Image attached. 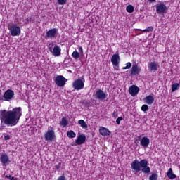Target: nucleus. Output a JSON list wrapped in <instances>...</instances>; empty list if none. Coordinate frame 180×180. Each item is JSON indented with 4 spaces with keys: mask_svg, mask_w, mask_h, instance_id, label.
Wrapping results in <instances>:
<instances>
[{
    "mask_svg": "<svg viewBox=\"0 0 180 180\" xmlns=\"http://www.w3.org/2000/svg\"><path fill=\"white\" fill-rule=\"evenodd\" d=\"M22 116V108L15 107L12 110H4L0 111L1 127L0 130L5 129V125L8 127H13L19 123Z\"/></svg>",
    "mask_w": 180,
    "mask_h": 180,
    "instance_id": "f257e3e1",
    "label": "nucleus"
},
{
    "mask_svg": "<svg viewBox=\"0 0 180 180\" xmlns=\"http://www.w3.org/2000/svg\"><path fill=\"white\" fill-rule=\"evenodd\" d=\"M131 168L134 170V172H140L141 171L146 175H150L151 169L148 167V161L146 159H143L141 161L138 160H134L131 164Z\"/></svg>",
    "mask_w": 180,
    "mask_h": 180,
    "instance_id": "f03ea898",
    "label": "nucleus"
},
{
    "mask_svg": "<svg viewBox=\"0 0 180 180\" xmlns=\"http://www.w3.org/2000/svg\"><path fill=\"white\" fill-rule=\"evenodd\" d=\"M137 141H140V144L143 148H147L150 146V139L147 136H143L141 138V135H139L135 139V143L137 144Z\"/></svg>",
    "mask_w": 180,
    "mask_h": 180,
    "instance_id": "7ed1b4c3",
    "label": "nucleus"
},
{
    "mask_svg": "<svg viewBox=\"0 0 180 180\" xmlns=\"http://www.w3.org/2000/svg\"><path fill=\"white\" fill-rule=\"evenodd\" d=\"M8 30L10 32L11 36H20V27L18 26L16 24H12L10 25L8 27Z\"/></svg>",
    "mask_w": 180,
    "mask_h": 180,
    "instance_id": "20e7f679",
    "label": "nucleus"
},
{
    "mask_svg": "<svg viewBox=\"0 0 180 180\" xmlns=\"http://www.w3.org/2000/svg\"><path fill=\"white\" fill-rule=\"evenodd\" d=\"M84 86L85 83L81 79H76L72 84V88L75 91H81V89H84Z\"/></svg>",
    "mask_w": 180,
    "mask_h": 180,
    "instance_id": "39448f33",
    "label": "nucleus"
},
{
    "mask_svg": "<svg viewBox=\"0 0 180 180\" xmlns=\"http://www.w3.org/2000/svg\"><path fill=\"white\" fill-rule=\"evenodd\" d=\"M68 81V79H65L64 76L58 75L55 79V84L57 85V86L61 88L65 85Z\"/></svg>",
    "mask_w": 180,
    "mask_h": 180,
    "instance_id": "423d86ee",
    "label": "nucleus"
},
{
    "mask_svg": "<svg viewBox=\"0 0 180 180\" xmlns=\"http://www.w3.org/2000/svg\"><path fill=\"white\" fill-rule=\"evenodd\" d=\"M44 139L46 141H54L56 140V132L53 129H48L44 134Z\"/></svg>",
    "mask_w": 180,
    "mask_h": 180,
    "instance_id": "0eeeda50",
    "label": "nucleus"
},
{
    "mask_svg": "<svg viewBox=\"0 0 180 180\" xmlns=\"http://www.w3.org/2000/svg\"><path fill=\"white\" fill-rule=\"evenodd\" d=\"M49 50L51 53H52V55L54 56V57H59V56H61V48L58 45H55L53 49L52 44L51 46L49 47Z\"/></svg>",
    "mask_w": 180,
    "mask_h": 180,
    "instance_id": "6e6552de",
    "label": "nucleus"
},
{
    "mask_svg": "<svg viewBox=\"0 0 180 180\" xmlns=\"http://www.w3.org/2000/svg\"><path fill=\"white\" fill-rule=\"evenodd\" d=\"M167 11H168V8L164 3L156 5V12L158 15H164V13H167Z\"/></svg>",
    "mask_w": 180,
    "mask_h": 180,
    "instance_id": "1a4fd4ad",
    "label": "nucleus"
},
{
    "mask_svg": "<svg viewBox=\"0 0 180 180\" xmlns=\"http://www.w3.org/2000/svg\"><path fill=\"white\" fill-rule=\"evenodd\" d=\"M58 32V29L53 28L46 32L45 39H54V37H57V33Z\"/></svg>",
    "mask_w": 180,
    "mask_h": 180,
    "instance_id": "9d476101",
    "label": "nucleus"
},
{
    "mask_svg": "<svg viewBox=\"0 0 180 180\" xmlns=\"http://www.w3.org/2000/svg\"><path fill=\"white\" fill-rule=\"evenodd\" d=\"M13 96H15V92L12 89H8L4 94V98L7 102L12 101Z\"/></svg>",
    "mask_w": 180,
    "mask_h": 180,
    "instance_id": "9b49d317",
    "label": "nucleus"
},
{
    "mask_svg": "<svg viewBox=\"0 0 180 180\" xmlns=\"http://www.w3.org/2000/svg\"><path fill=\"white\" fill-rule=\"evenodd\" d=\"M140 72H141V69L140 68V66L137 64H133L130 71L129 74L130 75H139Z\"/></svg>",
    "mask_w": 180,
    "mask_h": 180,
    "instance_id": "f8f14e48",
    "label": "nucleus"
},
{
    "mask_svg": "<svg viewBox=\"0 0 180 180\" xmlns=\"http://www.w3.org/2000/svg\"><path fill=\"white\" fill-rule=\"evenodd\" d=\"M95 96L96 98L99 99V101H105L108 96L103 90L98 89L97 91H96Z\"/></svg>",
    "mask_w": 180,
    "mask_h": 180,
    "instance_id": "ddd939ff",
    "label": "nucleus"
},
{
    "mask_svg": "<svg viewBox=\"0 0 180 180\" xmlns=\"http://www.w3.org/2000/svg\"><path fill=\"white\" fill-rule=\"evenodd\" d=\"M0 161L3 167H6V165H8V162H10L9 156H8V154L2 153L0 155Z\"/></svg>",
    "mask_w": 180,
    "mask_h": 180,
    "instance_id": "4468645a",
    "label": "nucleus"
},
{
    "mask_svg": "<svg viewBox=\"0 0 180 180\" xmlns=\"http://www.w3.org/2000/svg\"><path fill=\"white\" fill-rule=\"evenodd\" d=\"M111 63L115 67H117L120 63V56H119V52H116L111 58Z\"/></svg>",
    "mask_w": 180,
    "mask_h": 180,
    "instance_id": "2eb2a0df",
    "label": "nucleus"
},
{
    "mask_svg": "<svg viewBox=\"0 0 180 180\" xmlns=\"http://www.w3.org/2000/svg\"><path fill=\"white\" fill-rule=\"evenodd\" d=\"M139 91L140 88L136 85H132L129 87V92L131 96H137V94H139Z\"/></svg>",
    "mask_w": 180,
    "mask_h": 180,
    "instance_id": "dca6fc26",
    "label": "nucleus"
},
{
    "mask_svg": "<svg viewBox=\"0 0 180 180\" xmlns=\"http://www.w3.org/2000/svg\"><path fill=\"white\" fill-rule=\"evenodd\" d=\"M85 141H86V136L85 134H81L77 136L76 144H77V146H81V144H84Z\"/></svg>",
    "mask_w": 180,
    "mask_h": 180,
    "instance_id": "f3484780",
    "label": "nucleus"
},
{
    "mask_svg": "<svg viewBox=\"0 0 180 180\" xmlns=\"http://www.w3.org/2000/svg\"><path fill=\"white\" fill-rule=\"evenodd\" d=\"M99 131H100V134H101V136H110V131H109V129L108 128H105L103 127H101L99 129Z\"/></svg>",
    "mask_w": 180,
    "mask_h": 180,
    "instance_id": "a211bd4d",
    "label": "nucleus"
},
{
    "mask_svg": "<svg viewBox=\"0 0 180 180\" xmlns=\"http://www.w3.org/2000/svg\"><path fill=\"white\" fill-rule=\"evenodd\" d=\"M148 67L150 71H153V72H155L158 68V65H157V63L155 62H150L148 63Z\"/></svg>",
    "mask_w": 180,
    "mask_h": 180,
    "instance_id": "6ab92c4d",
    "label": "nucleus"
},
{
    "mask_svg": "<svg viewBox=\"0 0 180 180\" xmlns=\"http://www.w3.org/2000/svg\"><path fill=\"white\" fill-rule=\"evenodd\" d=\"M144 101L148 105H153V103H154V97H153L151 95H149L144 98Z\"/></svg>",
    "mask_w": 180,
    "mask_h": 180,
    "instance_id": "aec40b11",
    "label": "nucleus"
},
{
    "mask_svg": "<svg viewBox=\"0 0 180 180\" xmlns=\"http://www.w3.org/2000/svg\"><path fill=\"white\" fill-rule=\"evenodd\" d=\"M167 175L169 179H175V178H176V175L172 172V168L169 169Z\"/></svg>",
    "mask_w": 180,
    "mask_h": 180,
    "instance_id": "412c9836",
    "label": "nucleus"
},
{
    "mask_svg": "<svg viewBox=\"0 0 180 180\" xmlns=\"http://www.w3.org/2000/svg\"><path fill=\"white\" fill-rule=\"evenodd\" d=\"M80 105H82L83 106H84V108H91V102L89 101V100H82L79 102Z\"/></svg>",
    "mask_w": 180,
    "mask_h": 180,
    "instance_id": "4be33fe9",
    "label": "nucleus"
},
{
    "mask_svg": "<svg viewBox=\"0 0 180 180\" xmlns=\"http://www.w3.org/2000/svg\"><path fill=\"white\" fill-rule=\"evenodd\" d=\"M26 23H29V22H31L32 23H34L36 22V18L34 15H32L30 17H28L25 19Z\"/></svg>",
    "mask_w": 180,
    "mask_h": 180,
    "instance_id": "5701e85b",
    "label": "nucleus"
},
{
    "mask_svg": "<svg viewBox=\"0 0 180 180\" xmlns=\"http://www.w3.org/2000/svg\"><path fill=\"white\" fill-rule=\"evenodd\" d=\"M79 124H80L81 127L82 129H88V124H86V122L84 121V120H80L78 121Z\"/></svg>",
    "mask_w": 180,
    "mask_h": 180,
    "instance_id": "b1692460",
    "label": "nucleus"
},
{
    "mask_svg": "<svg viewBox=\"0 0 180 180\" xmlns=\"http://www.w3.org/2000/svg\"><path fill=\"white\" fill-rule=\"evenodd\" d=\"M180 85L178 83H174L172 85V92H175L179 89Z\"/></svg>",
    "mask_w": 180,
    "mask_h": 180,
    "instance_id": "393cba45",
    "label": "nucleus"
},
{
    "mask_svg": "<svg viewBox=\"0 0 180 180\" xmlns=\"http://www.w3.org/2000/svg\"><path fill=\"white\" fill-rule=\"evenodd\" d=\"M67 136H68V137H69V139H74V137H75V136H77V134L75 133L74 131L70 130L67 132Z\"/></svg>",
    "mask_w": 180,
    "mask_h": 180,
    "instance_id": "a878e982",
    "label": "nucleus"
},
{
    "mask_svg": "<svg viewBox=\"0 0 180 180\" xmlns=\"http://www.w3.org/2000/svg\"><path fill=\"white\" fill-rule=\"evenodd\" d=\"M126 11L129 13H133L134 12V6L133 5H129L127 6Z\"/></svg>",
    "mask_w": 180,
    "mask_h": 180,
    "instance_id": "bb28decb",
    "label": "nucleus"
},
{
    "mask_svg": "<svg viewBox=\"0 0 180 180\" xmlns=\"http://www.w3.org/2000/svg\"><path fill=\"white\" fill-rule=\"evenodd\" d=\"M60 124L61 126H63V127L68 126V121L67 120V118L63 117L60 122Z\"/></svg>",
    "mask_w": 180,
    "mask_h": 180,
    "instance_id": "cd10ccee",
    "label": "nucleus"
},
{
    "mask_svg": "<svg viewBox=\"0 0 180 180\" xmlns=\"http://www.w3.org/2000/svg\"><path fill=\"white\" fill-rule=\"evenodd\" d=\"M72 56L73 57V58H75V60H78V58H79V53H78V51H74Z\"/></svg>",
    "mask_w": 180,
    "mask_h": 180,
    "instance_id": "c85d7f7f",
    "label": "nucleus"
},
{
    "mask_svg": "<svg viewBox=\"0 0 180 180\" xmlns=\"http://www.w3.org/2000/svg\"><path fill=\"white\" fill-rule=\"evenodd\" d=\"M158 179V175L157 174H152V175L150 176L149 180H157Z\"/></svg>",
    "mask_w": 180,
    "mask_h": 180,
    "instance_id": "c756f323",
    "label": "nucleus"
},
{
    "mask_svg": "<svg viewBox=\"0 0 180 180\" xmlns=\"http://www.w3.org/2000/svg\"><path fill=\"white\" fill-rule=\"evenodd\" d=\"M141 110L143 112H147V110H148V105H143L142 107H141Z\"/></svg>",
    "mask_w": 180,
    "mask_h": 180,
    "instance_id": "7c9ffc66",
    "label": "nucleus"
},
{
    "mask_svg": "<svg viewBox=\"0 0 180 180\" xmlns=\"http://www.w3.org/2000/svg\"><path fill=\"white\" fill-rule=\"evenodd\" d=\"M131 68V63L128 62L127 63V65L123 68V70H129V68Z\"/></svg>",
    "mask_w": 180,
    "mask_h": 180,
    "instance_id": "2f4dec72",
    "label": "nucleus"
},
{
    "mask_svg": "<svg viewBox=\"0 0 180 180\" xmlns=\"http://www.w3.org/2000/svg\"><path fill=\"white\" fill-rule=\"evenodd\" d=\"M58 4H59V5H65L67 0H58Z\"/></svg>",
    "mask_w": 180,
    "mask_h": 180,
    "instance_id": "473e14b6",
    "label": "nucleus"
},
{
    "mask_svg": "<svg viewBox=\"0 0 180 180\" xmlns=\"http://www.w3.org/2000/svg\"><path fill=\"white\" fill-rule=\"evenodd\" d=\"M123 120V117H119L117 120H116V123L118 124H120V121Z\"/></svg>",
    "mask_w": 180,
    "mask_h": 180,
    "instance_id": "72a5a7b5",
    "label": "nucleus"
},
{
    "mask_svg": "<svg viewBox=\"0 0 180 180\" xmlns=\"http://www.w3.org/2000/svg\"><path fill=\"white\" fill-rule=\"evenodd\" d=\"M55 168L56 169H60V168H61V162H59L58 165H56Z\"/></svg>",
    "mask_w": 180,
    "mask_h": 180,
    "instance_id": "f704fd0d",
    "label": "nucleus"
},
{
    "mask_svg": "<svg viewBox=\"0 0 180 180\" xmlns=\"http://www.w3.org/2000/svg\"><path fill=\"white\" fill-rule=\"evenodd\" d=\"M58 180H67V179L65 178V176H64V174H63L62 176L58 177Z\"/></svg>",
    "mask_w": 180,
    "mask_h": 180,
    "instance_id": "c9c22d12",
    "label": "nucleus"
},
{
    "mask_svg": "<svg viewBox=\"0 0 180 180\" xmlns=\"http://www.w3.org/2000/svg\"><path fill=\"white\" fill-rule=\"evenodd\" d=\"M146 29H147V30H148V32H153V30H154V27H153L152 26L148 27H147Z\"/></svg>",
    "mask_w": 180,
    "mask_h": 180,
    "instance_id": "e433bc0d",
    "label": "nucleus"
},
{
    "mask_svg": "<svg viewBox=\"0 0 180 180\" xmlns=\"http://www.w3.org/2000/svg\"><path fill=\"white\" fill-rule=\"evenodd\" d=\"M5 178H7L8 179H10V180H13V179H15V177L11 176V175H9V176L6 175V176H5Z\"/></svg>",
    "mask_w": 180,
    "mask_h": 180,
    "instance_id": "4c0bfd02",
    "label": "nucleus"
},
{
    "mask_svg": "<svg viewBox=\"0 0 180 180\" xmlns=\"http://www.w3.org/2000/svg\"><path fill=\"white\" fill-rule=\"evenodd\" d=\"M112 117H115V119H116V117H117V112L116 111L113 112Z\"/></svg>",
    "mask_w": 180,
    "mask_h": 180,
    "instance_id": "58836bf2",
    "label": "nucleus"
},
{
    "mask_svg": "<svg viewBox=\"0 0 180 180\" xmlns=\"http://www.w3.org/2000/svg\"><path fill=\"white\" fill-rule=\"evenodd\" d=\"M4 140H11V136L9 135L4 136Z\"/></svg>",
    "mask_w": 180,
    "mask_h": 180,
    "instance_id": "ea45409f",
    "label": "nucleus"
},
{
    "mask_svg": "<svg viewBox=\"0 0 180 180\" xmlns=\"http://www.w3.org/2000/svg\"><path fill=\"white\" fill-rule=\"evenodd\" d=\"M79 51L80 53H84V50L82 49V46H79Z\"/></svg>",
    "mask_w": 180,
    "mask_h": 180,
    "instance_id": "a19ab883",
    "label": "nucleus"
},
{
    "mask_svg": "<svg viewBox=\"0 0 180 180\" xmlns=\"http://www.w3.org/2000/svg\"><path fill=\"white\" fill-rule=\"evenodd\" d=\"M0 101H5V99L4 98V95L3 96L0 95Z\"/></svg>",
    "mask_w": 180,
    "mask_h": 180,
    "instance_id": "79ce46f5",
    "label": "nucleus"
},
{
    "mask_svg": "<svg viewBox=\"0 0 180 180\" xmlns=\"http://www.w3.org/2000/svg\"><path fill=\"white\" fill-rule=\"evenodd\" d=\"M143 32L144 33H147V32H148V31L147 28H146V29H145V30H143Z\"/></svg>",
    "mask_w": 180,
    "mask_h": 180,
    "instance_id": "37998d69",
    "label": "nucleus"
},
{
    "mask_svg": "<svg viewBox=\"0 0 180 180\" xmlns=\"http://www.w3.org/2000/svg\"><path fill=\"white\" fill-rule=\"evenodd\" d=\"M150 2H157L156 0H148Z\"/></svg>",
    "mask_w": 180,
    "mask_h": 180,
    "instance_id": "c03bdc74",
    "label": "nucleus"
},
{
    "mask_svg": "<svg viewBox=\"0 0 180 180\" xmlns=\"http://www.w3.org/2000/svg\"><path fill=\"white\" fill-rule=\"evenodd\" d=\"M77 143H72V146L74 147L75 146H77Z\"/></svg>",
    "mask_w": 180,
    "mask_h": 180,
    "instance_id": "a18cd8bd",
    "label": "nucleus"
}]
</instances>
